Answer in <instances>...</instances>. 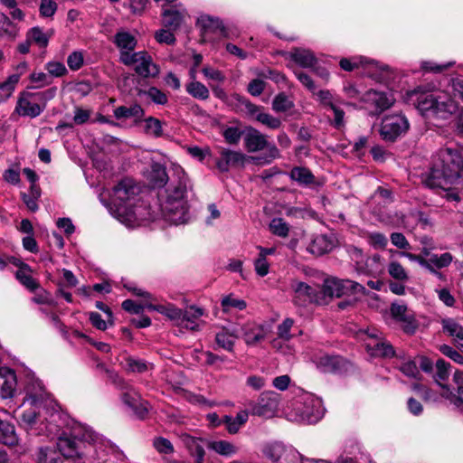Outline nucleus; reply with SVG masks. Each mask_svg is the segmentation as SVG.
<instances>
[{"label":"nucleus","mask_w":463,"mask_h":463,"mask_svg":"<svg viewBox=\"0 0 463 463\" xmlns=\"http://www.w3.org/2000/svg\"><path fill=\"white\" fill-rule=\"evenodd\" d=\"M145 129L147 134L153 135L156 137L163 135L162 123L159 119L154 117H149L145 120Z\"/></svg>","instance_id":"obj_57"},{"label":"nucleus","mask_w":463,"mask_h":463,"mask_svg":"<svg viewBox=\"0 0 463 463\" xmlns=\"http://www.w3.org/2000/svg\"><path fill=\"white\" fill-rule=\"evenodd\" d=\"M16 387V376L14 371L0 368V396L10 398L14 395Z\"/></svg>","instance_id":"obj_25"},{"label":"nucleus","mask_w":463,"mask_h":463,"mask_svg":"<svg viewBox=\"0 0 463 463\" xmlns=\"http://www.w3.org/2000/svg\"><path fill=\"white\" fill-rule=\"evenodd\" d=\"M115 43L121 51H133L137 45V40L128 32H118L115 35Z\"/></svg>","instance_id":"obj_43"},{"label":"nucleus","mask_w":463,"mask_h":463,"mask_svg":"<svg viewBox=\"0 0 463 463\" xmlns=\"http://www.w3.org/2000/svg\"><path fill=\"white\" fill-rule=\"evenodd\" d=\"M126 369L132 373H144L148 369V365L143 360L129 357L126 360Z\"/></svg>","instance_id":"obj_62"},{"label":"nucleus","mask_w":463,"mask_h":463,"mask_svg":"<svg viewBox=\"0 0 463 463\" xmlns=\"http://www.w3.org/2000/svg\"><path fill=\"white\" fill-rule=\"evenodd\" d=\"M334 248V241L327 236L317 235L307 247V250L316 256L324 255Z\"/></svg>","instance_id":"obj_28"},{"label":"nucleus","mask_w":463,"mask_h":463,"mask_svg":"<svg viewBox=\"0 0 463 463\" xmlns=\"http://www.w3.org/2000/svg\"><path fill=\"white\" fill-rule=\"evenodd\" d=\"M144 109L138 104L130 107L120 106L114 110V116L118 119L134 118L135 121H138L144 117Z\"/></svg>","instance_id":"obj_34"},{"label":"nucleus","mask_w":463,"mask_h":463,"mask_svg":"<svg viewBox=\"0 0 463 463\" xmlns=\"http://www.w3.org/2000/svg\"><path fill=\"white\" fill-rule=\"evenodd\" d=\"M249 411L247 410L239 411L235 417L224 415L222 417L223 425L230 434H236L241 428L245 425L249 418Z\"/></svg>","instance_id":"obj_29"},{"label":"nucleus","mask_w":463,"mask_h":463,"mask_svg":"<svg viewBox=\"0 0 463 463\" xmlns=\"http://www.w3.org/2000/svg\"><path fill=\"white\" fill-rule=\"evenodd\" d=\"M365 294V288L358 282L351 279H341L335 277L327 278L324 280L322 294L324 299L329 298H342L353 294Z\"/></svg>","instance_id":"obj_6"},{"label":"nucleus","mask_w":463,"mask_h":463,"mask_svg":"<svg viewBox=\"0 0 463 463\" xmlns=\"http://www.w3.org/2000/svg\"><path fill=\"white\" fill-rule=\"evenodd\" d=\"M219 154L220 156L215 159V165L222 173L228 172L231 167L244 165L246 156L242 152L222 147Z\"/></svg>","instance_id":"obj_15"},{"label":"nucleus","mask_w":463,"mask_h":463,"mask_svg":"<svg viewBox=\"0 0 463 463\" xmlns=\"http://www.w3.org/2000/svg\"><path fill=\"white\" fill-rule=\"evenodd\" d=\"M451 387H445L443 398L456 406H463V371L457 370L453 373Z\"/></svg>","instance_id":"obj_19"},{"label":"nucleus","mask_w":463,"mask_h":463,"mask_svg":"<svg viewBox=\"0 0 463 463\" xmlns=\"http://www.w3.org/2000/svg\"><path fill=\"white\" fill-rule=\"evenodd\" d=\"M409 128L410 123L403 114H390L382 119L380 136L385 142L393 143L403 137Z\"/></svg>","instance_id":"obj_7"},{"label":"nucleus","mask_w":463,"mask_h":463,"mask_svg":"<svg viewBox=\"0 0 463 463\" xmlns=\"http://www.w3.org/2000/svg\"><path fill=\"white\" fill-rule=\"evenodd\" d=\"M47 99V92L24 91L17 100L15 111L23 117L36 118L44 110Z\"/></svg>","instance_id":"obj_8"},{"label":"nucleus","mask_w":463,"mask_h":463,"mask_svg":"<svg viewBox=\"0 0 463 463\" xmlns=\"http://www.w3.org/2000/svg\"><path fill=\"white\" fill-rule=\"evenodd\" d=\"M154 448L161 454H172L174 447L171 441L163 437H157L153 441Z\"/></svg>","instance_id":"obj_60"},{"label":"nucleus","mask_w":463,"mask_h":463,"mask_svg":"<svg viewBox=\"0 0 463 463\" xmlns=\"http://www.w3.org/2000/svg\"><path fill=\"white\" fill-rule=\"evenodd\" d=\"M177 184L166 191L167 195L161 204L162 213L165 221L178 225L190 219L189 205L186 200V192L190 183L187 175L182 168L176 170Z\"/></svg>","instance_id":"obj_4"},{"label":"nucleus","mask_w":463,"mask_h":463,"mask_svg":"<svg viewBox=\"0 0 463 463\" xmlns=\"http://www.w3.org/2000/svg\"><path fill=\"white\" fill-rule=\"evenodd\" d=\"M449 367L450 364L443 359H438L435 364V373L433 374V379L437 385L440 387V395L442 397L445 393V387H451V385H449L445 383L450 375Z\"/></svg>","instance_id":"obj_27"},{"label":"nucleus","mask_w":463,"mask_h":463,"mask_svg":"<svg viewBox=\"0 0 463 463\" xmlns=\"http://www.w3.org/2000/svg\"><path fill=\"white\" fill-rule=\"evenodd\" d=\"M180 439L184 446L189 450L196 463H203L204 460V446L207 442L200 438L193 437L187 433H182Z\"/></svg>","instance_id":"obj_20"},{"label":"nucleus","mask_w":463,"mask_h":463,"mask_svg":"<svg viewBox=\"0 0 463 463\" xmlns=\"http://www.w3.org/2000/svg\"><path fill=\"white\" fill-rule=\"evenodd\" d=\"M69 432L63 431L57 439V449L61 456L77 463L85 457L88 444L96 442L97 433L89 426L72 421Z\"/></svg>","instance_id":"obj_3"},{"label":"nucleus","mask_w":463,"mask_h":463,"mask_svg":"<svg viewBox=\"0 0 463 463\" xmlns=\"http://www.w3.org/2000/svg\"><path fill=\"white\" fill-rule=\"evenodd\" d=\"M207 448L215 453L227 458L232 457L239 450L237 446L224 439L208 441Z\"/></svg>","instance_id":"obj_33"},{"label":"nucleus","mask_w":463,"mask_h":463,"mask_svg":"<svg viewBox=\"0 0 463 463\" xmlns=\"http://www.w3.org/2000/svg\"><path fill=\"white\" fill-rule=\"evenodd\" d=\"M362 101L372 115H379L392 106L394 98L392 94L370 90L364 94Z\"/></svg>","instance_id":"obj_12"},{"label":"nucleus","mask_w":463,"mask_h":463,"mask_svg":"<svg viewBox=\"0 0 463 463\" xmlns=\"http://www.w3.org/2000/svg\"><path fill=\"white\" fill-rule=\"evenodd\" d=\"M294 319L288 317L282 321L277 327V335L279 338L288 341L292 335L290 334V330L294 325Z\"/></svg>","instance_id":"obj_59"},{"label":"nucleus","mask_w":463,"mask_h":463,"mask_svg":"<svg viewBox=\"0 0 463 463\" xmlns=\"http://www.w3.org/2000/svg\"><path fill=\"white\" fill-rule=\"evenodd\" d=\"M258 122L261 123L269 129H278L282 125V122L279 118L266 113L263 110L261 114L258 115Z\"/></svg>","instance_id":"obj_55"},{"label":"nucleus","mask_w":463,"mask_h":463,"mask_svg":"<svg viewBox=\"0 0 463 463\" xmlns=\"http://www.w3.org/2000/svg\"><path fill=\"white\" fill-rule=\"evenodd\" d=\"M20 74L14 73L9 76L5 81L0 83V90L4 91V96L5 98L11 96L12 92L14 90L15 85L20 80Z\"/></svg>","instance_id":"obj_61"},{"label":"nucleus","mask_w":463,"mask_h":463,"mask_svg":"<svg viewBox=\"0 0 463 463\" xmlns=\"http://www.w3.org/2000/svg\"><path fill=\"white\" fill-rule=\"evenodd\" d=\"M246 306L247 305L244 300L235 298L232 295L226 296L222 299V307L223 312H230L232 308L243 310Z\"/></svg>","instance_id":"obj_52"},{"label":"nucleus","mask_w":463,"mask_h":463,"mask_svg":"<svg viewBox=\"0 0 463 463\" xmlns=\"http://www.w3.org/2000/svg\"><path fill=\"white\" fill-rule=\"evenodd\" d=\"M317 367L323 373H334L339 370L342 358L335 355L322 354L315 360Z\"/></svg>","instance_id":"obj_32"},{"label":"nucleus","mask_w":463,"mask_h":463,"mask_svg":"<svg viewBox=\"0 0 463 463\" xmlns=\"http://www.w3.org/2000/svg\"><path fill=\"white\" fill-rule=\"evenodd\" d=\"M39 463H63L61 454L53 448H42L38 453Z\"/></svg>","instance_id":"obj_42"},{"label":"nucleus","mask_w":463,"mask_h":463,"mask_svg":"<svg viewBox=\"0 0 463 463\" xmlns=\"http://www.w3.org/2000/svg\"><path fill=\"white\" fill-rule=\"evenodd\" d=\"M45 69L50 75L54 77H62L68 71L65 65L60 61H49L46 63Z\"/></svg>","instance_id":"obj_64"},{"label":"nucleus","mask_w":463,"mask_h":463,"mask_svg":"<svg viewBox=\"0 0 463 463\" xmlns=\"http://www.w3.org/2000/svg\"><path fill=\"white\" fill-rule=\"evenodd\" d=\"M233 334L236 337L244 338L247 345H255L266 336L263 326L255 323H247L239 327H234Z\"/></svg>","instance_id":"obj_16"},{"label":"nucleus","mask_w":463,"mask_h":463,"mask_svg":"<svg viewBox=\"0 0 463 463\" xmlns=\"http://www.w3.org/2000/svg\"><path fill=\"white\" fill-rule=\"evenodd\" d=\"M384 269V265L381 255L374 254L371 257H365L364 261L356 269L359 273L376 276L381 274Z\"/></svg>","instance_id":"obj_26"},{"label":"nucleus","mask_w":463,"mask_h":463,"mask_svg":"<svg viewBox=\"0 0 463 463\" xmlns=\"http://www.w3.org/2000/svg\"><path fill=\"white\" fill-rule=\"evenodd\" d=\"M399 370L407 377L420 379V373L418 368L416 358L406 360L401 364Z\"/></svg>","instance_id":"obj_50"},{"label":"nucleus","mask_w":463,"mask_h":463,"mask_svg":"<svg viewBox=\"0 0 463 463\" xmlns=\"http://www.w3.org/2000/svg\"><path fill=\"white\" fill-rule=\"evenodd\" d=\"M367 239L370 245L376 249H384L388 243L386 236L381 232H371Z\"/></svg>","instance_id":"obj_63"},{"label":"nucleus","mask_w":463,"mask_h":463,"mask_svg":"<svg viewBox=\"0 0 463 463\" xmlns=\"http://www.w3.org/2000/svg\"><path fill=\"white\" fill-rule=\"evenodd\" d=\"M458 110L457 103L446 94L439 95L431 118L446 119Z\"/></svg>","instance_id":"obj_22"},{"label":"nucleus","mask_w":463,"mask_h":463,"mask_svg":"<svg viewBox=\"0 0 463 463\" xmlns=\"http://www.w3.org/2000/svg\"><path fill=\"white\" fill-rule=\"evenodd\" d=\"M289 176L292 180L298 182L300 185H309L315 183L314 175L309 169L306 167H293L290 171Z\"/></svg>","instance_id":"obj_37"},{"label":"nucleus","mask_w":463,"mask_h":463,"mask_svg":"<svg viewBox=\"0 0 463 463\" xmlns=\"http://www.w3.org/2000/svg\"><path fill=\"white\" fill-rule=\"evenodd\" d=\"M30 268L23 264L16 272V279L29 290L33 291L39 288L38 282L30 275Z\"/></svg>","instance_id":"obj_40"},{"label":"nucleus","mask_w":463,"mask_h":463,"mask_svg":"<svg viewBox=\"0 0 463 463\" xmlns=\"http://www.w3.org/2000/svg\"><path fill=\"white\" fill-rule=\"evenodd\" d=\"M412 389L414 391H417L420 394V397L425 402H437L439 401L440 398H443L440 395V393L438 394L433 390H431L422 384H420V383H414L412 385Z\"/></svg>","instance_id":"obj_49"},{"label":"nucleus","mask_w":463,"mask_h":463,"mask_svg":"<svg viewBox=\"0 0 463 463\" xmlns=\"http://www.w3.org/2000/svg\"><path fill=\"white\" fill-rule=\"evenodd\" d=\"M388 272L392 278L397 280L405 281L408 279V274L404 268L398 261H392L388 266Z\"/></svg>","instance_id":"obj_58"},{"label":"nucleus","mask_w":463,"mask_h":463,"mask_svg":"<svg viewBox=\"0 0 463 463\" xmlns=\"http://www.w3.org/2000/svg\"><path fill=\"white\" fill-rule=\"evenodd\" d=\"M27 36L31 42L35 43L40 47H46L51 34L44 33L39 27H33L29 31Z\"/></svg>","instance_id":"obj_47"},{"label":"nucleus","mask_w":463,"mask_h":463,"mask_svg":"<svg viewBox=\"0 0 463 463\" xmlns=\"http://www.w3.org/2000/svg\"><path fill=\"white\" fill-rule=\"evenodd\" d=\"M203 315V310L200 307H190L185 311L182 310V318L180 324L184 327L191 330H195L198 327L196 320Z\"/></svg>","instance_id":"obj_35"},{"label":"nucleus","mask_w":463,"mask_h":463,"mask_svg":"<svg viewBox=\"0 0 463 463\" xmlns=\"http://www.w3.org/2000/svg\"><path fill=\"white\" fill-rule=\"evenodd\" d=\"M290 288L293 291L292 301L298 307H307L309 304H324L322 291L298 280L291 282Z\"/></svg>","instance_id":"obj_9"},{"label":"nucleus","mask_w":463,"mask_h":463,"mask_svg":"<svg viewBox=\"0 0 463 463\" xmlns=\"http://www.w3.org/2000/svg\"><path fill=\"white\" fill-rule=\"evenodd\" d=\"M184 17V12L176 10L175 7L164 9L162 14V24L169 30H176L181 25Z\"/></svg>","instance_id":"obj_30"},{"label":"nucleus","mask_w":463,"mask_h":463,"mask_svg":"<svg viewBox=\"0 0 463 463\" xmlns=\"http://www.w3.org/2000/svg\"><path fill=\"white\" fill-rule=\"evenodd\" d=\"M241 109L250 118L258 121V115L261 114L263 108L257 106L248 99L241 100Z\"/></svg>","instance_id":"obj_56"},{"label":"nucleus","mask_w":463,"mask_h":463,"mask_svg":"<svg viewBox=\"0 0 463 463\" xmlns=\"http://www.w3.org/2000/svg\"><path fill=\"white\" fill-rule=\"evenodd\" d=\"M94 443L90 442L88 444L86 454L81 463H108L109 451L110 449L103 444L95 446Z\"/></svg>","instance_id":"obj_24"},{"label":"nucleus","mask_w":463,"mask_h":463,"mask_svg":"<svg viewBox=\"0 0 463 463\" xmlns=\"http://www.w3.org/2000/svg\"><path fill=\"white\" fill-rule=\"evenodd\" d=\"M137 60L135 63V71L143 78H154L159 73L158 67L153 62L152 57L146 52H135Z\"/></svg>","instance_id":"obj_18"},{"label":"nucleus","mask_w":463,"mask_h":463,"mask_svg":"<svg viewBox=\"0 0 463 463\" xmlns=\"http://www.w3.org/2000/svg\"><path fill=\"white\" fill-rule=\"evenodd\" d=\"M198 24L201 26L203 36L205 39L211 33L216 34L217 37L226 36L225 28L219 18L203 15L198 19Z\"/></svg>","instance_id":"obj_21"},{"label":"nucleus","mask_w":463,"mask_h":463,"mask_svg":"<svg viewBox=\"0 0 463 463\" xmlns=\"http://www.w3.org/2000/svg\"><path fill=\"white\" fill-rule=\"evenodd\" d=\"M247 406L252 415L271 417L279 407V394L275 392H264L257 402H249Z\"/></svg>","instance_id":"obj_10"},{"label":"nucleus","mask_w":463,"mask_h":463,"mask_svg":"<svg viewBox=\"0 0 463 463\" xmlns=\"http://www.w3.org/2000/svg\"><path fill=\"white\" fill-rule=\"evenodd\" d=\"M285 56L303 68H312L317 61L315 54L307 49L293 48Z\"/></svg>","instance_id":"obj_23"},{"label":"nucleus","mask_w":463,"mask_h":463,"mask_svg":"<svg viewBox=\"0 0 463 463\" xmlns=\"http://www.w3.org/2000/svg\"><path fill=\"white\" fill-rule=\"evenodd\" d=\"M234 338L237 337L233 334V329L232 331L222 329L217 333L215 336L217 345L227 351H232L233 349Z\"/></svg>","instance_id":"obj_45"},{"label":"nucleus","mask_w":463,"mask_h":463,"mask_svg":"<svg viewBox=\"0 0 463 463\" xmlns=\"http://www.w3.org/2000/svg\"><path fill=\"white\" fill-rule=\"evenodd\" d=\"M41 407L30 405L29 408L23 411L20 422L24 428L31 429L37 423Z\"/></svg>","instance_id":"obj_39"},{"label":"nucleus","mask_w":463,"mask_h":463,"mask_svg":"<svg viewBox=\"0 0 463 463\" xmlns=\"http://www.w3.org/2000/svg\"><path fill=\"white\" fill-rule=\"evenodd\" d=\"M186 91L194 98L205 100L209 98L208 89L200 81L193 80L186 85Z\"/></svg>","instance_id":"obj_44"},{"label":"nucleus","mask_w":463,"mask_h":463,"mask_svg":"<svg viewBox=\"0 0 463 463\" xmlns=\"http://www.w3.org/2000/svg\"><path fill=\"white\" fill-rule=\"evenodd\" d=\"M147 178L153 187H164L168 181L165 167L159 163H153Z\"/></svg>","instance_id":"obj_31"},{"label":"nucleus","mask_w":463,"mask_h":463,"mask_svg":"<svg viewBox=\"0 0 463 463\" xmlns=\"http://www.w3.org/2000/svg\"><path fill=\"white\" fill-rule=\"evenodd\" d=\"M462 173L463 149L446 146L437 152L433 165L423 182L427 187L439 188L447 192L448 200L459 201L458 193L451 186L460 183Z\"/></svg>","instance_id":"obj_1"},{"label":"nucleus","mask_w":463,"mask_h":463,"mask_svg":"<svg viewBox=\"0 0 463 463\" xmlns=\"http://www.w3.org/2000/svg\"><path fill=\"white\" fill-rule=\"evenodd\" d=\"M439 95L416 89L409 93V100L427 118H431Z\"/></svg>","instance_id":"obj_14"},{"label":"nucleus","mask_w":463,"mask_h":463,"mask_svg":"<svg viewBox=\"0 0 463 463\" xmlns=\"http://www.w3.org/2000/svg\"><path fill=\"white\" fill-rule=\"evenodd\" d=\"M49 396V393L46 392L40 380H32L26 385L24 402L32 406H42L48 401Z\"/></svg>","instance_id":"obj_17"},{"label":"nucleus","mask_w":463,"mask_h":463,"mask_svg":"<svg viewBox=\"0 0 463 463\" xmlns=\"http://www.w3.org/2000/svg\"><path fill=\"white\" fill-rule=\"evenodd\" d=\"M243 142L245 149L250 153L259 152L267 148L264 156L254 157L260 164H270L274 159L280 157V152L274 144L268 141L267 136L260 130L248 127L243 131Z\"/></svg>","instance_id":"obj_5"},{"label":"nucleus","mask_w":463,"mask_h":463,"mask_svg":"<svg viewBox=\"0 0 463 463\" xmlns=\"http://www.w3.org/2000/svg\"><path fill=\"white\" fill-rule=\"evenodd\" d=\"M286 452L285 446L279 442L268 444L263 449V453L267 458L272 462H279Z\"/></svg>","instance_id":"obj_41"},{"label":"nucleus","mask_w":463,"mask_h":463,"mask_svg":"<svg viewBox=\"0 0 463 463\" xmlns=\"http://www.w3.org/2000/svg\"><path fill=\"white\" fill-rule=\"evenodd\" d=\"M301 416L309 423L317 422L325 413V408L320 398L312 393H305L300 397Z\"/></svg>","instance_id":"obj_13"},{"label":"nucleus","mask_w":463,"mask_h":463,"mask_svg":"<svg viewBox=\"0 0 463 463\" xmlns=\"http://www.w3.org/2000/svg\"><path fill=\"white\" fill-rule=\"evenodd\" d=\"M271 232L277 236L285 238L288 235L289 226L282 218H274L269 223Z\"/></svg>","instance_id":"obj_51"},{"label":"nucleus","mask_w":463,"mask_h":463,"mask_svg":"<svg viewBox=\"0 0 463 463\" xmlns=\"http://www.w3.org/2000/svg\"><path fill=\"white\" fill-rule=\"evenodd\" d=\"M140 187L132 179L125 178L113 188L111 213L127 226H135L146 219L145 208L136 204Z\"/></svg>","instance_id":"obj_2"},{"label":"nucleus","mask_w":463,"mask_h":463,"mask_svg":"<svg viewBox=\"0 0 463 463\" xmlns=\"http://www.w3.org/2000/svg\"><path fill=\"white\" fill-rule=\"evenodd\" d=\"M14 35L15 26L5 14L0 13V36L13 38Z\"/></svg>","instance_id":"obj_54"},{"label":"nucleus","mask_w":463,"mask_h":463,"mask_svg":"<svg viewBox=\"0 0 463 463\" xmlns=\"http://www.w3.org/2000/svg\"><path fill=\"white\" fill-rule=\"evenodd\" d=\"M293 107V101L284 92L279 93L272 101V109L276 112H286Z\"/></svg>","instance_id":"obj_46"},{"label":"nucleus","mask_w":463,"mask_h":463,"mask_svg":"<svg viewBox=\"0 0 463 463\" xmlns=\"http://www.w3.org/2000/svg\"><path fill=\"white\" fill-rule=\"evenodd\" d=\"M444 332L451 336H455L460 340L463 339V326L453 319H445L442 321Z\"/></svg>","instance_id":"obj_53"},{"label":"nucleus","mask_w":463,"mask_h":463,"mask_svg":"<svg viewBox=\"0 0 463 463\" xmlns=\"http://www.w3.org/2000/svg\"><path fill=\"white\" fill-rule=\"evenodd\" d=\"M452 260L453 257L449 252H445L441 255L432 254L429 259L430 269H436L449 266Z\"/></svg>","instance_id":"obj_48"},{"label":"nucleus","mask_w":463,"mask_h":463,"mask_svg":"<svg viewBox=\"0 0 463 463\" xmlns=\"http://www.w3.org/2000/svg\"><path fill=\"white\" fill-rule=\"evenodd\" d=\"M366 334L365 347L372 356L389 358L395 355L393 346L381 336L382 333L377 329H368Z\"/></svg>","instance_id":"obj_11"},{"label":"nucleus","mask_w":463,"mask_h":463,"mask_svg":"<svg viewBox=\"0 0 463 463\" xmlns=\"http://www.w3.org/2000/svg\"><path fill=\"white\" fill-rule=\"evenodd\" d=\"M18 442V438L16 436L14 426L0 421V443L6 446H14Z\"/></svg>","instance_id":"obj_38"},{"label":"nucleus","mask_w":463,"mask_h":463,"mask_svg":"<svg viewBox=\"0 0 463 463\" xmlns=\"http://www.w3.org/2000/svg\"><path fill=\"white\" fill-rule=\"evenodd\" d=\"M146 308L149 310H156L158 313L167 317L170 320L180 323L182 318V309L176 307L173 304L167 305H146Z\"/></svg>","instance_id":"obj_36"}]
</instances>
